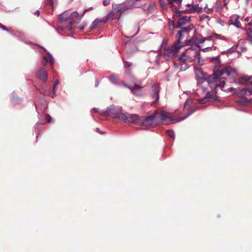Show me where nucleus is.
Instances as JSON below:
<instances>
[{"label": "nucleus", "instance_id": "nucleus-1", "mask_svg": "<svg viewBox=\"0 0 252 252\" xmlns=\"http://www.w3.org/2000/svg\"><path fill=\"white\" fill-rule=\"evenodd\" d=\"M236 70L235 68L231 67L230 66H226L221 70L218 68L217 65H215L213 69V73L209 75L207 77L201 78L199 82H201L202 84L207 83L211 88L216 89L220 87L222 88L225 85L226 82L225 79H223L220 81L219 83H217V79L223 74H226L229 76L231 72H236Z\"/></svg>", "mask_w": 252, "mask_h": 252}, {"label": "nucleus", "instance_id": "nucleus-2", "mask_svg": "<svg viewBox=\"0 0 252 252\" xmlns=\"http://www.w3.org/2000/svg\"><path fill=\"white\" fill-rule=\"evenodd\" d=\"M112 115L114 118L118 119L124 123H126L127 116L123 113L121 106L111 105L102 112V115L107 116Z\"/></svg>", "mask_w": 252, "mask_h": 252}, {"label": "nucleus", "instance_id": "nucleus-3", "mask_svg": "<svg viewBox=\"0 0 252 252\" xmlns=\"http://www.w3.org/2000/svg\"><path fill=\"white\" fill-rule=\"evenodd\" d=\"M200 49L190 48L187 50V53L184 54V56L186 59H190V61H194L199 65H202L204 63V60L201 58Z\"/></svg>", "mask_w": 252, "mask_h": 252}, {"label": "nucleus", "instance_id": "nucleus-4", "mask_svg": "<svg viewBox=\"0 0 252 252\" xmlns=\"http://www.w3.org/2000/svg\"><path fill=\"white\" fill-rule=\"evenodd\" d=\"M131 7V5H127L126 3H120L112 5V11L109 14V19H114L116 16H114V13L119 12V16L126 12L128 9Z\"/></svg>", "mask_w": 252, "mask_h": 252}, {"label": "nucleus", "instance_id": "nucleus-5", "mask_svg": "<svg viewBox=\"0 0 252 252\" xmlns=\"http://www.w3.org/2000/svg\"><path fill=\"white\" fill-rule=\"evenodd\" d=\"M196 111V109L194 108H191L188 112V113L184 117L181 118L179 120L177 121H174L173 119L171 118V117L169 115V114L165 112V111H162L159 115V118L162 120L164 121L167 119H170L171 121H174V123H177L180 121H182L189 116H190L192 114H193Z\"/></svg>", "mask_w": 252, "mask_h": 252}, {"label": "nucleus", "instance_id": "nucleus-6", "mask_svg": "<svg viewBox=\"0 0 252 252\" xmlns=\"http://www.w3.org/2000/svg\"><path fill=\"white\" fill-rule=\"evenodd\" d=\"M191 42V40L189 39H186L184 42H177L174 43L173 46L171 47L169 50V53L172 56L177 55L179 50L183 47L189 44Z\"/></svg>", "mask_w": 252, "mask_h": 252}, {"label": "nucleus", "instance_id": "nucleus-7", "mask_svg": "<svg viewBox=\"0 0 252 252\" xmlns=\"http://www.w3.org/2000/svg\"><path fill=\"white\" fill-rule=\"evenodd\" d=\"M211 91H208L206 93L202 98L197 99V101L199 103H204L206 102V99H210L211 100H215L217 98V92L214 88H211Z\"/></svg>", "mask_w": 252, "mask_h": 252}, {"label": "nucleus", "instance_id": "nucleus-8", "mask_svg": "<svg viewBox=\"0 0 252 252\" xmlns=\"http://www.w3.org/2000/svg\"><path fill=\"white\" fill-rule=\"evenodd\" d=\"M252 79V76L241 75L238 79H234V83L237 85H244Z\"/></svg>", "mask_w": 252, "mask_h": 252}, {"label": "nucleus", "instance_id": "nucleus-9", "mask_svg": "<svg viewBox=\"0 0 252 252\" xmlns=\"http://www.w3.org/2000/svg\"><path fill=\"white\" fill-rule=\"evenodd\" d=\"M240 16L238 15H232L228 21L229 25H233L238 29H241V23L239 21Z\"/></svg>", "mask_w": 252, "mask_h": 252}, {"label": "nucleus", "instance_id": "nucleus-10", "mask_svg": "<svg viewBox=\"0 0 252 252\" xmlns=\"http://www.w3.org/2000/svg\"><path fill=\"white\" fill-rule=\"evenodd\" d=\"M156 115H157V112H155L151 116H148L146 118H145L144 120H142L141 121V124L142 125L147 126H151L153 124V123L155 120Z\"/></svg>", "mask_w": 252, "mask_h": 252}, {"label": "nucleus", "instance_id": "nucleus-11", "mask_svg": "<svg viewBox=\"0 0 252 252\" xmlns=\"http://www.w3.org/2000/svg\"><path fill=\"white\" fill-rule=\"evenodd\" d=\"M191 30V28L189 26L181 28V30L178 32V41L181 42V40L185 37V35L189 32Z\"/></svg>", "mask_w": 252, "mask_h": 252}, {"label": "nucleus", "instance_id": "nucleus-12", "mask_svg": "<svg viewBox=\"0 0 252 252\" xmlns=\"http://www.w3.org/2000/svg\"><path fill=\"white\" fill-rule=\"evenodd\" d=\"M37 78L43 81L46 82L47 80V72L44 68H41L36 73Z\"/></svg>", "mask_w": 252, "mask_h": 252}, {"label": "nucleus", "instance_id": "nucleus-13", "mask_svg": "<svg viewBox=\"0 0 252 252\" xmlns=\"http://www.w3.org/2000/svg\"><path fill=\"white\" fill-rule=\"evenodd\" d=\"M191 21L190 16H183L178 20L176 28L178 29L181 28V27L186 25L188 23H189Z\"/></svg>", "mask_w": 252, "mask_h": 252}, {"label": "nucleus", "instance_id": "nucleus-14", "mask_svg": "<svg viewBox=\"0 0 252 252\" xmlns=\"http://www.w3.org/2000/svg\"><path fill=\"white\" fill-rule=\"evenodd\" d=\"M248 27L243 29L246 31L248 40L252 44V20L248 25Z\"/></svg>", "mask_w": 252, "mask_h": 252}, {"label": "nucleus", "instance_id": "nucleus-15", "mask_svg": "<svg viewBox=\"0 0 252 252\" xmlns=\"http://www.w3.org/2000/svg\"><path fill=\"white\" fill-rule=\"evenodd\" d=\"M249 92L252 94V90L248 88H243L240 91H238L236 89L235 91L233 92V94L236 96H239L241 98H243L247 94V92Z\"/></svg>", "mask_w": 252, "mask_h": 252}, {"label": "nucleus", "instance_id": "nucleus-16", "mask_svg": "<svg viewBox=\"0 0 252 252\" xmlns=\"http://www.w3.org/2000/svg\"><path fill=\"white\" fill-rule=\"evenodd\" d=\"M70 10H66L63 13L61 14L58 16L59 22L61 24L64 23L67 21L68 19L69 20Z\"/></svg>", "mask_w": 252, "mask_h": 252}, {"label": "nucleus", "instance_id": "nucleus-17", "mask_svg": "<svg viewBox=\"0 0 252 252\" xmlns=\"http://www.w3.org/2000/svg\"><path fill=\"white\" fill-rule=\"evenodd\" d=\"M153 93L152 94V97L155 99V102H158L159 99V86L157 84H154L152 87Z\"/></svg>", "mask_w": 252, "mask_h": 252}, {"label": "nucleus", "instance_id": "nucleus-18", "mask_svg": "<svg viewBox=\"0 0 252 252\" xmlns=\"http://www.w3.org/2000/svg\"><path fill=\"white\" fill-rule=\"evenodd\" d=\"M202 7H199L198 4H195L192 6L191 8L188 10H183L186 13H191L195 11H196L198 13H200L201 12Z\"/></svg>", "mask_w": 252, "mask_h": 252}, {"label": "nucleus", "instance_id": "nucleus-19", "mask_svg": "<svg viewBox=\"0 0 252 252\" xmlns=\"http://www.w3.org/2000/svg\"><path fill=\"white\" fill-rule=\"evenodd\" d=\"M139 120V117L137 114H133L129 115V119L127 118L126 122L129 123H135Z\"/></svg>", "mask_w": 252, "mask_h": 252}, {"label": "nucleus", "instance_id": "nucleus-20", "mask_svg": "<svg viewBox=\"0 0 252 252\" xmlns=\"http://www.w3.org/2000/svg\"><path fill=\"white\" fill-rule=\"evenodd\" d=\"M132 93L136 96H141L142 94V87L138 85H134L133 88Z\"/></svg>", "mask_w": 252, "mask_h": 252}, {"label": "nucleus", "instance_id": "nucleus-21", "mask_svg": "<svg viewBox=\"0 0 252 252\" xmlns=\"http://www.w3.org/2000/svg\"><path fill=\"white\" fill-rule=\"evenodd\" d=\"M194 39L195 40L197 41L195 44L200 50L201 49V46L199 45V44L203 43L207 40L206 37H204L203 36H200L199 37L195 36L194 37Z\"/></svg>", "mask_w": 252, "mask_h": 252}, {"label": "nucleus", "instance_id": "nucleus-22", "mask_svg": "<svg viewBox=\"0 0 252 252\" xmlns=\"http://www.w3.org/2000/svg\"><path fill=\"white\" fill-rule=\"evenodd\" d=\"M251 100H252V98L248 99L247 98L244 97L243 98H241L240 100H237L236 103L240 105H246L247 104H249L251 102Z\"/></svg>", "mask_w": 252, "mask_h": 252}, {"label": "nucleus", "instance_id": "nucleus-23", "mask_svg": "<svg viewBox=\"0 0 252 252\" xmlns=\"http://www.w3.org/2000/svg\"><path fill=\"white\" fill-rule=\"evenodd\" d=\"M124 65L125 67V71L127 74L130 75L131 74V70L130 67L132 65V63L127 61L124 62Z\"/></svg>", "mask_w": 252, "mask_h": 252}, {"label": "nucleus", "instance_id": "nucleus-24", "mask_svg": "<svg viewBox=\"0 0 252 252\" xmlns=\"http://www.w3.org/2000/svg\"><path fill=\"white\" fill-rule=\"evenodd\" d=\"M87 10V9L84 10L83 13L81 15H80L78 14V13L76 11L72 12L70 15L69 14V20H72L74 17L81 16V17H82Z\"/></svg>", "mask_w": 252, "mask_h": 252}, {"label": "nucleus", "instance_id": "nucleus-25", "mask_svg": "<svg viewBox=\"0 0 252 252\" xmlns=\"http://www.w3.org/2000/svg\"><path fill=\"white\" fill-rule=\"evenodd\" d=\"M109 81L114 84H117L118 83L119 79L118 76L112 74L109 77Z\"/></svg>", "mask_w": 252, "mask_h": 252}, {"label": "nucleus", "instance_id": "nucleus-26", "mask_svg": "<svg viewBox=\"0 0 252 252\" xmlns=\"http://www.w3.org/2000/svg\"><path fill=\"white\" fill-rule=\"evenodd\" d=\"M32 48L34 49L37 50L41 53H44L46 51L45 49L41 47L39 45L35 44L33 45Z\"/></svg>", "mask_w": 252, "mask_h": 252}, {"label": "nucleus", "instance_id": "nucleus-27", "mask_svg": "<svg viewBox=\"0 0 252 252\" xmlns=\"http://www.w3.org/2000/svg\"><path fill=\"white\" fill-rule=\"evenodd\" d=\"M12 101L14 103H18L22 101V99L20 98H15V93L13 92L12 93Z\"/></svg>", "mask_w": 252, "mask_h": 252}, {"label": "nucleus", "instance_id": "nucleus-28", "mask_svg": "<svg viewBox=\"0 0 252 252\" xmlns=\"http://www.w3.org/2000/svg\"><path fill=\"white\" fill-rule=\"evenodd\" d=\"M98 19H95L91 25V29H94L99 24Z\"/></svg>", "mask_w": 252, "mask_h": 252}, {"label": "nucleus", "instance_id": "nucleus-29", "mask_svg": "<svg viewBox=\"0 0 252 252\" xmlns=\"http://www.w3.org/2000/svg\"><path fill=\"white\" fill-rule=\"evenodd\" d=\"M173 11H175V16H176V17H180V16H181V15H182V12L185 13L184 11H183V10L178 11V10H177L176 9H175V10H174L173 8Z\"/></svg>", "mask_w": 252, "mask_h": 252}, {"label": "nucleus", "instance_id": "nucleus-30", "mask_svg": "<svg viewBox=\"0 0 252 252\" xmlns=\"http://www.w3.org/2000/svg\"><path fill=\"white\" fill-rule=\"evenodd\" d=\"M167 135L170 137H174L175 134L174 132L172 129H169L166 131Z\"/></svg>", "mask_w": 252, "mask_h": 252}, {"label": "nucleus", "instance_id": "nucleus-31", "mask_svg": "<svg viewBox=\"0 0 252 252\" xmlns=\"http://www.w3.org/2000/svg\"><path fill=\"white\" fill-rule=\"evenodd\" d=\"M189 68L188 65L186 63H184L182 64V65H181V68L180 69V71L185 70Z\"/></svg>", "mask_w": 252, "mask_h": 252}, {"label": "nucleus", "instance_id": "nucleus-32", "mask_svg": "<svg viewBox=\"0 0 252 252\" xmlns=\"http://www.w3.org/2000/svg\"><path fill=\"white\" fill-rule=\"evenodd\" d=\"M159 3L161 6L165 10H167V7L165 1L163 0H159Z\"/></svg>", "mask_w": 252, "mask_h": 252}, {"label": "nucleus", "instance_id": "nucleus-33", "mask_svg": "<svg viewBox=\"0 0 252 252\" xmlns=\"http://www.w3.org/2000/svg\"><path fill=\"white\" fill-rule=\"evenodd\" d=\"M112 20L111 19H109V15H108V17L106 19H98L99 22V24H104L106 23L108 20Z\"/></svg>", "mask_w": 252, "mask_h": 252}, {"label": "nucleus", "instance_id": "nucleus-34", "mask_svg": "<svg viewBox=\"0 0 252 252\" xmlns=\"http://www.w3.org/2000/svg\"><path fill=\"white\" fill-rule=\"evenodd\" d=\"M48 56L49 58V62H50V64L52 65L53 64V63H54V60L53 57H52L51 54L49 53H48Z\"/></svg>", "mask_w": 252, "mask_h": 252}, {"label": "nucleus", "instance_id": "nucleus-35", "mask_svg": "<svg viewBox=\"0 0 252 252\" xmlns=\"http://www.w3.org/2000/svg\"><path fill=\"white\" fill-rule=\"evenodd\" d=\"M187 60L186 57L184 56V54L183 55L182 57H180L179 58V62L181 65H182L183 63H185V60Z\"/></svg>", "mask_w": 252, "mask_h": 252}, {"label": "nucleus", "instance_id": "nucleus-36", "mask_svg": "<svg viewBox=\"0 0 252 252\" xmlns=\"http://www.w3.org/2000/svg\"><path fill=\"white\" fill-rule=\"evenodd\" d=\"M73 21H70L66 26L68 31H71L72 30V25L73 24Z\"/></svg>", "mask_w": 252, "mask_h": 252}, {"label": "nucleus", "instance_id": "nucleus-37", "mask_svg": "<svg viewBox=\"0 0 252 252\" xmlns=\"http://www.w3.org/2000/svg\"><path fill=\"white\" fill-rule=\"evenodd\" d=\"M192 103V100L190 98H188L184 104V108H185L187 105H189Z\"/></svg>", "mask_w": 252, "mask_h": 252}, {"label": "nucleus", "instance_id": "nucleus-38", "mask_svg": "<svg viewBox=\"0 0 252 252\" xmlns=\"http://www.w3.org/2000/svg\"><path fill=\"white\" fill-rule=\"evenodd\" d=\"M212 60L216 61L218 65L220 64L221 62L220 60V58L219 56L213 57L212 58Z\"/></svg>", "mask_w": 252, "mask_h": 252}, {"label": "nucleus", "instance_id": "nucleus-39", "mask_svg": "<svg viewBox=\"0 0 252 252\" xmlns=\"http://www.w3.org/2000/svg\"><path fill=\"white\" fill-rule=\"evenodd\" d=\"M212 49L213 48L212 47H206L204 48H201L200 50H202V51H203L204 52H208V51H211L212 50Z\"/></svg>", "mask_w": 252, "mask_h": 252}, {"label": "nucleus", "instance_id": "nucleus-40", "mask_svg": "<svg viewBox=\"0 0 252 252\" xmlns=\"http://www.w3.org/2000/svg\"><path fill=\"white\" fill-rule=\"evenodd\" d=\"M48 62V59L46 57H44L43 58V61H42V65L43 66H45L46 65L47 63Z\"/></svg>", "mask_w": 252, "mask_h": 252}, {"label": "nucleus", "instance_id": "nucleus-41", "mask_svg": "<svg viewBox=\"0 0 252 252\" xmlns=\"http://www.w3.org/2000/svg\"><path fill=\"white\" fill-rule=\"evenodd\" d=\"M46 118L48 123H50L52 121V117L48 114L46 115Z\"/></svg>", "mask_w": 252, "mask_h": 252}, {"label": "nucleus", "instance_id": "nucleus-42", "mask_svg": "<svg viewBox=\"0 0 252 252\" xmlns=\"http://www.w3.org/2000/svg\"><path fill=\"white\" fill-rule=\"evenodd\" d=\"M169 4L170 5L171 7L173 8L174 6V3L176 1V0H167Z\"/></svg>", "mask_w": 252, "mask_h": 252}, {"label": "nucleus", "instance_id": "nucleus-43", "mask_svg": "<svg viewBox=\"0 0 252 252\" xmlns=\"http://www.w3.org/2000/svg\"><path fill=\"white\" fill-rule=\"evenodd\" d=\"M205 19H208L209 20H210L209 17L208 15L206 14L202 15L201 17V20H203Z\"/></svg>", "mask_w": 252, "mask_h": 252}, {"label": "nucleus", "instance_id": "nucleus-44", "mask_svg": "<svg viewBox=\"0 0 252 252\" xmlns=\"http://www.w3.org/2000/svg\"><path fill=\"white\" fill-rule=\"evenodd\" d=\"M59 81L58 80H56L53 84V89H56V87L59 85Z\"/></svg>", "mask_w": 252, "mask_h": 252}, {"label": "nucleus", "instance_id": "nucleus-45", "mask_svg": "<svg viewBox=\"0 0 252 252\" xmlns=\"http://www.w3.org/2000/svg\"><path fill=\"white\" fill-rule=\"evenodd\" d=\"M110 2V0H104L103 2V4L104 6H106V5H108V4H109Z\"/></svg>", "mask_w": 252, "mask_h": 252}, {"label": "nucleus", "instance_id": "nucleus-46", "mask_svg": "<svg viewBox=\"0 0 252 252\" xmlns=\"http://www.w3.org/2000/svg\"><path fill=\"white\" fill-rule=\"evenodd\" d=\"M182 0H176V2H177L178 7L180 8L181 7Z\"/></svg>", "mask_w": 252, "mask_h": 252}, {"label": "nucleus", "instance_id": "nucleus-47", "mask_svg": "<svg viewBox=\"0 0 252 252\" xmlns=\"http://www.w3.org/2000/svg\"><path fill=\"white\" fill-rule=\"evenodd\" d=\"M156 8V5L154 4L151 3L149 4L148 8H151L153 10Z\"/></svg>", "mask_w": 252, "mask_h": 252}, {"label": "nucleus", "instance_id": "nucleus-48", "mask_svg": "<svg viewBox=\"0 0 252 252\" xmlns=\"http://www.w3.org/2000/svg\"><path fill=\"white\" fill-rule=\"evenodd\" d=\"M235 89H234V88L231 87V88H228L227 90H224V91H225V92H231V91H232L233 90L235 91Z\"/></svg>", "mask_w": 252, "mask_h": 252}, {"label": "nucleus", "instance_id": "nucleus-49", "mask_svg": "<svg viewBox=\"0 0 252 252\" xmlns=\"http://www.w3.org/2000/svg\"><path fill=\"white\" fill-rule=\"evenodd\" d=\"M0 27L4 31H7V32H9V30L5 27H4V26H3L2 24H1L0 23Z\"/></svg>", "mask_w": 252, "mask_h": 252}, {"label": "nucleus", "instance_id": "nucleus-50", "mask_svg": "<svg viewBox=\"0 0 252 252\" xmlns=\"http://www.w3.org/2000/svg\"><path fill=\"white\" fill-rule=\"evenodd\" d=\"M86 24H82L80 26H79L78 28L80 30H82V29H83L84 28V27L86 26Z\"/></svg>", "mask_w": 252, "mask_h": 252}, {"label": "nucleus", "instance_id": "nucleus-51", "mask_svg": "<svg viewBox=\"0 0 252 252\" xmlns=\"http://www.w3.org/2000/svg\"><path fill=\"white\" fill-rule=\"evenodd\" d=\"M169 27H170V28H171V27L174 29V22L173 21H171L170 22V23H169Z\"/></svg>", "mask_w": 252, "mask_h": 252}, {"label": "nucleus", "instance_id": "nucleus-52", "mask_svg": "<svg viewBox=\"0 0 252 252\" xmlns=\"http://www.w3.org/2000/svg\"><path fill=\"white\" fill-rule=\"evenodd\" d=\"M56 94V91H55V89H53V92H52V97H53Z\"/></svg>", "mask_w": 252, "mask_h": 252}, {"label": "nucleus", "instance_id": "nucleus-53", "mask_svg": "<svg viewBox=\"0 0 252 252\" xmlns=\"http://www.w3.org/2000/svg\"><path fill=\"white\" fill-rule=\"evenodd\" d=\"M127 88H128L129 90H130L131 91V92H133V87H131V86H130L129 85H127Z\"/></svg>", "mask_w": 252, "mask_h": 252}, {"label": "nucleus", "instance_id": "nucleus-54", "mask_svg": "<svg viewBox=\"0 0 252 252\" xmlns=\"http://www.w3.org/2000/svg\"><path fill=\"white\" fill-rule=\"evenodd\" d=\"M127 88H128L129 90H130L131 91V92H133V87H131V86H130L129 85H127Z\"/></svg>", "mask_w": 252, "mask_h": 252}, {"label": "nucleus", "instance_id": "nucleus-55", "mask_svg": "<svg viewBox=\"0 0 252 252\" xmlns=\"http://www.w3.org/2000/svg\"><path fill=\"white\" fill-rule=\"evenodd\" d=\"M98 83H98V79H95V87H97V86H98Z\"/></svg>", "mask_w": 252, "mask_h": 252}, {"label": "nucleus", "instance_id": "nucleus-56", "mask_svg": "<svg viewBox=\"0 0 252 252\" xmlns=\"http://www.w3.org/2000/svg\"><path fill=\"white\" fill-rule=\"evenodd\" d=\"M201 90L203 92H205L206 90V88L204 87V85L201 87Z\"/></svg>", "mask_w": 252, "mask_h": 252}, {"label": "nucleus", "instance_id": "nucleus-57", "mask_svg": "<svg viewBox=\"0 0 252 252\" xmlns=\"http://www.w3.org/2000/svg\"><path fill=\"white\" fill-rule=\"evenodd\" d=\"M35 14L37 16H39V14H40V12H39V10H36L34 12Z\"/></svg>", "mask_w": 252, "mask_h": 252}, {"label": "nucleus", "instance_id": "nucleus-58", "mask_svg": "<svg viewBox=\"0 0 252 252\" xmlns=\"http://www.w3.org/2000/svg\"><path fill=\"white\" fill-rule=\"evenodd\" d=\"M139 31V29H138L137 32L132 36H131V37H133L134 36H135L138 33Z\"/></svg>", "mask_w": 252, "mask_h": 252}, {"label": "nucleus", "instance_id": "nucleus-59", "mask_svg": "<svg viewBox=\"0 0 252 252\" xmlns=\"http://www.w3.org/2000/svg\"><path fill=\"white\" fill-rule=\"evenodd\" d=\"M93 110H94V111L95 112H96V113H97V112L98 111V108H95V107H94V108H93Z\"/></svg>", "mask_w": 252, "mask_h": 252}, {"label": "nucleus", "instance_id": "nucleus-60", "mask_svg": "<svg viewBox=\"0 0 252 252\" xmlns=\"http://www.w3.org/2000/svg\"><path fill=\"white\" fill-rule=\"evenodd\" d=\"M81 21V19H77L76 21H75V22L76 24H79Z\"/></svg>", "mask_w": 252, "mask_h": 252}, {"label": "nucleus", "instance_id": "nucleus-61", "mask_svg": "<svg viewBox=\"0 0 252 252\" xmlns=\"http://www.w3.org/2000/svg\"><path fill=\"white\" fill-rule=\"evenodd\" d=\"M38 123H37V124L36 125L35 127V129H37V130H38Z\"/></svg>", "mask_w": 252, "mask_h": 252}, {"label": "nucleus", "instance_id": "nucleus-62", "mask_svg": "<svg viewBox=\"0 0 252 252\" xmlns=\"http://www.w3.org/2000/svg\"><path fill=\"white\" fill-rule=\"evenodd\" d=\"M249 17H246V18L245 19V21H249Z\"/></svg>", "mask_w": 252, "mask_h": 252}, {"label": "nucleus", "instance_id": "nucleus-63", "mask_svg": "<svg viewBox=\"0 0 252 252\" xmlns=\"http://www.w3.org/2000/svg\"><path fill=\"white\" fill-rule=\"evenodd\" d=\"M123 85H124V86H125V87H127V85H127V84H126V83H123Z\"/></svg>", "mask_w": 252, "mask_h": 252}, {"label": "nucleus", "instance_id": "nucleus-64", "mask_svg": "<svg viewBox=\"0 0 252 252\" xmlns=\"http://www.w3.org/2000/svg\"><path fill=\"white\" fill-rule=\"evenodd\" d=\"M159 55H158L156 57V59H159Z\"/></svg>", "mask_w": 252, "mask_h": 252}]
</instances>
